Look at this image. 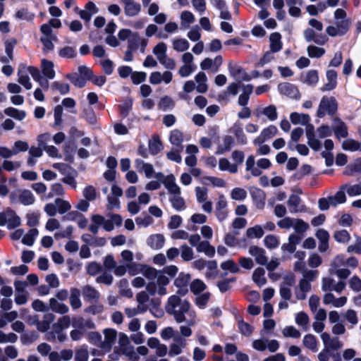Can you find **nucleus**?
Segmentation results:
<instances>
[{
	"instance_id": "f257e3e1",
	"label": "nucleus",
	"mask_w": 361,
	"mask_h": 361,
	"mask_svg": "<svg viewBox=\"0 0 361 361\" xmlns=\"http://www.w3.org/2000/svg\"><path fill=\"white\" fill-rule=\"evenodd\" d=\"M190 307V304L187 300H181L178 295H171L165 305L166 312L174 317L177 323H182L185 320V314L187 313Z\"/></svg>"
},
{
	"instance_id": "f03ea898",
	"label": "nucleus",
	"mask_w": 361,
	"mask_h": 361,
	"mask_svg": "<svg viewBox=\"0 0 361 361\" xmlns=\"http://www.w3.org/2000/svg\"><path fill=\"white\" fill-rule=\"evenodd\" d=\"M78 73H72L66 75V78L71 82V83L76 87L82 88L85 86L87 80L93 77L94 72L92 69L86 66H80L78 68Z\"/></svg>"
},
{
	"instance_id": "7ed1b4c3",
	"label": "nucleus",
	"mask_w": 361,
	"mask_h": 361,
	"mask_svg": "<svg viewBox=\"0 0 361 361\" xmlns=\"http://www.w3.org/2000/svg\"><path fill=\"white\" fill-rule=\"evenodd\" d=\"M338 110V103L335 97L324 96L319 104L317 111V116L323 118L325 116L326 113L329 116H334Z\"/></svg>"
},
{
	"instance_id": "20e7f679",
	"label": "nucleus",
	"mask_w": 361,
	"mask_h": 361,
	"mask_svg": "<svg viewBox=\"0 0 361 361\" xmlns=\"http://www.w3.org/2000/svg\"><path fill=\"white\" fill-rule=\"evenodd\" d=\"M53 166L55 169L59 170L60 172H61L62 173H64L63 171L65 169H70L72 171L73 175H71L70 173L66 175L65 177H63L62 178V181H63V183H66L67 185H69L73 189L76 188L77 183H76V181H75V177L78 176V172H77V171L75 169H74L70 165H67V164H60V163L54 164Z\"/></svg>"
},
{
	"instance_id": "39448f33",
	"label": "nucleus",
	"mask_w": 361,
	"mask_h": 361,
	"mask_svg": "<svg viewBox=\"0 0 361 361\" xmlns=\"http://www.w3.org/2000/svg\"><path fill=\"white\" fill-rule=\"evenodd\" d=\"M278 90L280 94L286 95L291 99L298 100L301 94L298 87L290 82H281L278 85Z\"/></svg>"
},
{
	"instance_id": "423d86ee",
	"label": "nucleus",
	"mask_w": 361,
	"mask_h": 361,
	"mask_svg": "<svg viewBox=\"0 0 361 361\" xmlns=\"http://www.w3.org/2000/svg\"><path fill=\"white\" fill-rule=\"evenodd\" d=\"M250 193L256 208L263 209L265 206L266 193L265 192L257 187H252L250 189Z\"/></svg>"
},
{
	"instance_id": "0eeeda50",
	"label": "nucleus",
	"mask_w": 361,
	"mask_h": 361,
	"mask_svg": "<svg viewBox=\"0 0 361 361\" xmlns=\"http://www.w3.org/2000/svg\"><path fill=\"white\" fill-rule=\"evenodd\" d=\"M27 68L25 64L20 63L18 71V81L21 84L26 90H30L32 88V83L30 81V78L27 75Z\"/></svg>"
},
{
	"instance_id": "6e6552de",
	"label": "nucleus",
	"mask_w": 361,
	"mask_h": 361,
	"mask_svg": "<svg viewBox=\"0 0 361 361\" xmlns=\"http://www.w3.org/2000/svg\"><path fill=\"white\" fill-rule=\"evenodd\" d=\"M249 253L255 257V261L257 264L265 265L267 263L268 259L265 255V250L257 245H252L249 248Z\"/></svg>"
},
{
	"instance_id": "1a4fd4ad",
	"label": "nucleus",
	"mask_w": 361,
	"mask_h": 361,
	"mask_svg": "<svg viewBox=\"0 0 361 361\" xmlns=\"http://www.w3.org/2000/svg\"><path fill=\"white\" fill-rule=\"evenodd\" d=\"M82 294L86 302H97L99 299V293L90 285L85 286L82 289Z\"/></svg>"
},
{
	"instance_id": "9d476101",
	"label": "nucleus",
	"mask_w": 361,
	"mask_h": 361,
	"mask_svg": "<svg viewBox=\"0 0 361 361\" xmlns=\"http://www.w3.org/2000/svg\"><path fill=\"white\" fill-rule=\"evenodd\" d=\"M326 75L328 82L321 87L322 92L333 90L337 86V72L334 70H328Z\"/></svg>"
},
{
	"instance_id": "9b49d317",
	"label": "nucleus",
	"mask_w": 361,
	"mask_h": 361,
	"mask_svg": "<svg viewBox=\"0 0 361 361\" xmlns=\"http://www.w3.org/2000/svg\"><path fill=\"white\" fill-rule=\"evenodd\" d=\"M230 132L233 133L238 144L245 145L247 143V139L243 132L242 125L238 121L233 124L232 128L230 129Z\"/></svg>"
},
{
	"instance_id": "f8f14e48",
	"label": "nucleus",
	"mask_w": 361,
	"mask_h": 361,
	"mask_svg": "<svg viewBox=\"0 0 361 361\" xmlns=\"http://www.w3.org/2000/svg\"><path fill=\"white\" fill-rule=\"evenodd\" d=\"M165 238L163 234L150 235L147 240V245L153 250L161 249L164 244Z\"/></svg>"
},
{
	"instance_id": "ddd939ff",
	"label": "nucleus",
	"mask_w": 361,
	"mask_h": 361,
	"mask_svg": "<svg viewBox=\"0 0 361 361\" xmlns=\"http://www.w3.org/2000/svg\"><path fill=\"white\" fill-rule=\"evenodd\" d=\"M148 147L149 153L153 156L158 154L164 149L163 143L158 135H154L152 140H149Z\"/></svg>"
},
{
	"instance_id": "4468645a",
	"label": "nucleus",
	"mask_w": 361,
	"mask_h": 361,
	"mask_svg": "<svg viewBox=\"0 0 361 361\" xmlns=\"http://www.w3.org/2000/svg\"><path fill=\"white\" fill-rule=\"evenodd\" d=\"M175 180V176L173 174H169L166 177L164 181H163V184L170 193L180 195V188L176 183Z\"/></svg>"
},
{
	"instance_id": "2eb2a0df",
	"label": "nucleus",
	"mask_w": 361,
	"mask_h": 361,
	"mask_svg": "<svg viewBox=\"0 0 361 361\" xmlns=\"http://www.w3.org/2000/svg\"><path fill=\"white\" fill-rule=\"evenodd\" d=\"M54 63L51 61L43 59L41 61V68L42 74L48 79H53L56 73L54 69Z\"/></svg>"
},
{
	"instance_id": "dca6fc26",
	"label": "nucleus",
	"mask_w": 361,
	"mask_h": 361,
	"mask_svg": "<svg viewBox=\"0 0 361 361\" xmlns=\"http://www.w3.org/2000/svg\"><path fill=\"white\" fill-rule=\"evenodd\" d=\"M281 35L279 32H273L270 35V50L273 53L278 52L282 49Z\"/></svg>"
},
{
	"instance_id": "f3484780",
	"label": "nucleus",
	"mask_w": 361,
	"mask_h": 361,
	"mask_svg": "<svg viewBox=\"0 0 361 361\" xmlns=\"http://www.w3.org/2000/svg\"><path fill=\"white\" fill-rule=\"evenodd\" d=\"M338 125L333 128V130L338 139L347 137L348 135V128L345 123L339 118H335Z\"/></svg>"
},
{
	"instance_id": "a211bd4d",
	"label": "nucleus",
	"mask_w": 361,
	"mask_h": 361,
	"mask_svg": "<svg viewBox=\"0 0 361 361\" xmlns=\"http://www.w3.org/2000/svg\"><path fill=\"white\" fill-rule=\"evenodd\" d=\"M161 303V299L159 298H152L150 300L149 311L157 318H161L164 314L163 310L160 308Z\"/></svg>"
},
{
	"instance_id": "6ab92c4d",
	"label": "nucleus",
	"mask_w": 361,
	"mask_h": 361,
	"mask_svg": "<svg viewBox=\"0 0 361 361\" xmlns=\"http://www.w3.org/2000/svg\"><path fill=\"white\" fill-rule=\"evenodd\" d=\"M17 42H18L17 39L15 38H11L5 42V51L6 53L8 59H7L6 57H2L1 59V62L4 63H7L9 62V60H11V61L13 60V51L14 47L16 46Z\"/></svg>"
},
{
	"instance_id": "aec40b11",
	"label": "nucleus",
	"mask_w": 361,
	"mask_h": 361,
	"mask_svg": "<svg viewBox=\"0 0 361 361\" xmlns=\"http://www.w3.org/2000/svg\"><path fill=\"white\" fill-rule=\"evenodd\" d=\"M141 7L140 4L125 0V13L128 16H135L140 11Z\"/></svg>"
},
{
	"instance_id": "412c9836",
	"label": "nucleus",
	"mask_w": 361,
	"mask_h": 361,
	"mask_svg": "<svg viewBox=\"0 0 361 361\" xmlns=\"http://www.w3.org/2000/svg\"><path fill=\"white\" fill-rule=\"evenodd\" d=\"M199 252H204L207 256L212 257L215 255V248L207 240L201 241L197 246Z\"/></svg>"
},
{
	"instance_id": "4be33fe9",
	"label": "nucleus",
	"mask_w": 361,
	"mask_h": 361,
	"mask_svg": "<svg viewBox=\"0 0 361 361\" xmlns=\"http://www.w3.org/2000/svg\"><path fill=\"white\" fill-rule=\"evenodd\" d=\"M290 119L293 124L297 125L300 123L301 125H306L310 121V117L308 114H299L297 112H293L290 115Z\"/></svg>"
},
{
	"instance_id": "5701e85b",
	"label": "nucleus",
	"mask_w": 361,
	"mask_h": 361,
	"mask_svg": "<svg viewBox=\"0 0 361 361\" xmlns=\"http://www.w3.org/2000/svg\"><path fill=\"white\" fill-rule=\"evenodd\" d=\"M80 291L77 288H71L70 304L73 310L78 309L81 307L82 303L80 299Z\"/></svg>"
},
{
	"instance_id": "b1692460",
	"label": "nucleus",
	"mask_w": 361,
	"mask_h": 361,
	"mask_svg": "<svg viewBox=\"0 0 361 361\" xmlns=\"http://www.w3.org/2000/svg\"><path fill=\"white\" fill-rule=\"evenodd\" d=\"M264 274L265 271L262 267L256 268L252 274L253 281L259 287L264 286L267 283Z\"/></svg>"
},
{
	"instance_id": "393cba45",
	"label": "nucleus",
	"mask_w": 361,
	"mask_h": 361,
	"mask_svg": "<svg viewBox=\"0 0 361 361\" xmlns=\"http://www.w3.org/2000/svg\"><path fill=\"white\" fill-rule=\"evenodd\" d=\"M169 141L173 145L183 149L182 142L183 141V133L179 130H173L169 136Z\"/></svg>"
},
{
	"instance_id": "a878e982",
	"label": "nucleus",
	"mask_w": 361,
	"mask_h": 361,
	"mask_svg": "<svg viewBox=\"0 0 361 361\" xmlns=\"http://www.w3.org/2000/svg\"><path fill=\"white\" fill-rule=\"evenodd\" d=\"M49 306L54 312L61 314L67 313L69 310L66 305L59 302L54 298L49 300Z\"/></svg>"
},
{
	"instance_id": "bb28decb",
	"label": "nucleus",
	"mask_w": 361,
	"mask_h": 361,
	"mask_svg": "<svg viewBox=\"0 0 361 361\" xmlns=\"http://www.w3.org/2000/svg\"><path fill=\"white\" fill-rule=\"evenodd\" d=\"M4 114L6 116H11L16 120L22 121L26 116V113L25 111L18 110L14 107H8L4 109Z\"/></svg>"
},
{
	"instance_id": "cd10ccee",
	"label": "nucleus",
	"mask_w": 361,
	"mask_h": 361,
	"mask_svg": "<svg viewBox=\"0 0 361 361\" xmlns=\"http://www.w3.org/2000/svg\"><path fill=\"white\" fill-rule=\"evenodd\" d=\"M190 288L194 295H197L207 288V286L203 281L196 279L191 282Z\"/></svg>"
},
{
	"instance_id": "c85d7f7f",
	"label": "nucleus",
	"mask_w": 361,
	"mask_h": 361,
	"mask_svg": "<svg viewBox=\"0 0 361 361\" xmlns=\"http://www.w3.org/2000/svg\"><path fill=\"white\" fill-rule=\"evenodd\" d=\"M38 230L35 228H31L26 234L24 235L22 239V243L27 245L32 246L35 240V238L38 235Z\"/></svg>"
},
{
	"instance_id": "c756f323",
	"label": "nucleus",
	"mask_w": 361,
	"mask_h": 361,
	"mask_svg": "<svg viewBox=\"0 0 361 361\" xmlns=\"http://www.w3.org/2000/svg\"><path fill=\"white\" fill-rule=\"evenodd\" d=\"M35 200L33 194L29 190H23L19 195V201L25 206L32 204Z\"/></svg>"
},
{
	"instance_id": "7c9ffc66",
	"label": "nucleus",
	"mask_w": 361,
	"mask_h": 361,
	"mask_svg": "<svg viewBox=\"0 0 361 361\" xmlns=\"http://www.w3.org/2000/svg\"><path fill=\"white\" fill-rule=\"evenodd\" d=\"M57 38L56 36H51V37H41L40 42L43 44L42 51L44 54L48 52L53 51L54 49V44L52 42V40H56Z\"/></svg>"
},
{
	"instance_id": "2f4dec72",
	"label": "nucleus",
	"mask_w": 361,
	"mask_h": 361,
	"mask_svg": "<svg viewBox=\"0 0 361 361\" xmlns=\"http://www.w3.org/2000/svg\"><path fill=\"white\" fill-rule=\"evenodd\" d=\"M191 276L189 274L180 272L178 276L174 280V286L177 288L188 287L190 281Z\"/></svg>"
},
{
	"instance_id": "473e14b6",
	"label": "nucleus",
	"mask_w": 361,
	"mask_h": 361,
	"mask_svg": "<svg viewBox=\"0 0 361 361\" xmlns=\"http://www.w3.org/2000/svg\"><path fill=\"white\" fill-rule=\"evenodd\" d=\"M300 201L301 199L298 195L292 194L290 195L287 204L291 213H296L299 212L298 207Z\"/></svg>"
},
{
	"instance_id": "72a5a7b5",
	"label": "nucleus",
	"mask_w": 361,
	"mask_h": 361,
	"mask_svg": "<svg viewBox=\"0 0 361 361\" xmlns=\"http://www.w3.org/2000/svg\"><path fill=\"white\" fill-rule=\"evenodd\" d=\"M133 107V99L130 98L127 99L124 102L119 105L120 116L125 118L128 115Z\"/></svg>"
},
{
	"instance_id": "f704fd0d",
	"label": "nucleus",
	"mask_w": 361,
	"mask_h": 361,
	"mask_svg": "<svg viewBox=\"0 0 361 361\" xmlns=\"http://www.w3.org/2000/svg\"><path fill=\"white\" fill-rule=\"evenodd\" d=\"M264 233V230L259 225H256L253 227L248 228L246 231V235L249 238H260L263 236Z\"/></svg>"
},
{
	"instance_id": "c9c22d12",
	"label": "nucleus",
	"mask_w": 361,
	"mask_h": 361,
	"mask_svg": "<svg viewBox=\"0 0 361 361\" xmlns=\"http://www.w3.org/2000/svg\"><path fill=\"white\" fill-rule=\"evenodd\" d=\"M39 337V334L36 331H26L21 337V341L23 344H30L35 342Z\"/></svg>"
},
{
	"instance_id": "e433bc0d",
	"label": "nucleus",
	"mask_w": 361,
	"mask_h": 361,
	"mask_svg": "<svg viewBox=\"0 0 361 361\" xmlns=\"http://www.w3.org/2000/svg\"><path fill=\"white\" fill-rule=\"evenodd\" d=\"M59 55L63 59H73L77 56V52L75 48L66 46L59 51Z\"/></svg>"
},
{
	"instance_id": "4c0bfd02",
	"label": "nucleus",
	"mask_w": 361,
	"mask_h": 361,
	"mask_svg": "<svg viewBox=\"0 0 361 361\" xmlns=\"http://www.w3.org/2000/svg\"><path fill=\"white\" fill-rule=\"evenodd\" d=\"M342 148L345 151L355 152L359 151V142L353 139H347L342 143Z\"/></svg>"
},
{
	"instance_id": "58836bf2",
	"label": "nucleus",
	"mask_w": 361,
	"mask_h": 361,
	"mask_svg": "<svg viewBox=\"0 0 361 361\" xmlns=\"http://www.w3.org/2000/svg\"><path fill=\"white\" fill-rule=\"evenodd\" d=\"M166 44L164 42H159L154 47L153 53L157 56L159 61H161L166 56Z\"/></svg>"
},
{
	"instance_id": "ea45409f",
	"label": "nucleus",
	"mask_w": 361,
	"mask_h": 361,
	"mask_svg": "<svg viewBox=\"0 0 361 361\" xmlns=\"http://www.w3.org/2000/svg\"><path fill=\"white\" fill-rule=\"evenodd\" d=\"M141 271L149 280L156 279L158 274V271L155 268L146 264L142 265Z\"/></svg>"
},
{
	"instance_id": "a19ab883",
	"label": "nucleus",
	"mask_w": 361,
	"mask_h": 361,
	"mask_svg": "<svg viewBox=\"0 0 361 361\" xmlns=\"http://www.w3.org/2000/svg\"><path fill=\"white\" fill-rule=\"evenodd\" d=\"M317 338L312 334H307L303 338V345L313 351L317 350Z\"/></svg>"
},
{
	"instance_id": "79ce46f5",
	"label": "nucleus",
	"mask_w": 361,
	"mask_h": 361,
	"mask_svg": "<svg viewBox=\"0 0 361 361\" xmlns=\"http://www.w3.org/2000/svg\"><path fill=\"white\" fill-rule=\"evenodd\" d=\"M173 47L176 51L182 52L189 49L190 44L187 39L180 38L173 40Z\"/></svg>"
},
{
	"instance_id": "37998d69",
	"label": "nucleus",
	"mask_w": 361,
	"mask_h": 361,
	"mask_svg": "<svg viewBox=\"0 0 361 361\" xmlns=\"http://www.w3.org/2000/svg\"><path fill=\"white\" fill-rule=\"evenodd\" d=\"M319 81V74L317 70H310L306 74L304 82L309 85H315Z\"/></svg>"
},
{
	"instance_id": "c03bdc74",
	"label": "nucleus",
	"mask_w": 361,
	"mask_h": 361,
	"mask_svg": "<svg viewBox=\"0 0 361 361\" xmlns=\"http://www.w3.org/2000/svg\"><path fill=\"white\" fill-rule=\"evenodd\" d=\"M140 41L141 38L139 33L133 32L132 36L128 39V48L136 51L139 48Z\"/></svg>"
},
{
	"instance_id": "a18cd8bd",
	"label": "nucleus",
	"mask_w": 361,
	"mask_h": 361,
	"mask_svg": "<svg viewBox=\"0 0 361 361\" xmlns=\"http://www.w3.org/2000/svg\"><path fill=\"white\" fill-rule=\"evenodd\" d=\"M221 268L225 271H229L233 274L238 273L240 271L238 266L233 259H228L221 264Z\"/></svg>"
},
{
	"instance_id": "49530a36",
	"label": "nucleus",
	"mask_w": 361,
	"mask_h": 361,
	"mask_svg": "<svg viewBox=\"0 0 361 361\" xmlns=\"http://www.w3.org/2000/svg\"><path fill=\"white\" fill-rule=\"evenodd\" d=\"M238 327L240 332L246 336H249L253 331V327L248 323L245 322L243 319L238 321Z\"/></svg>"
},
{
	"instance_id": "de8ad7c7",
	"label": "nucleus",
	"mask_w": 361,
	"mask_h": 361,
	"mask_svg": "<svg viewBox=\"0 0 361 361\" xmlns=\"http://www.w3.org/2000/svg\"><path fill=\"white\" fill-rule=\"evenodd\" d=\"M307 50L308 56L310 58H320L325 53V49L324 48L318 47L314 45L308 46Z\"/></svg>"
},
{
	"instance_id": "09e8293b",
	"label": "nucleus",
	"mask_w": 361,
	"mask_h": 361,
	"mask_svg": "<svg viewBox=\"0 0 361 361\" xmlns=\"http://www.w3.org/2000/svg\"><path fill=\"white\" fill-rule=\"evenodd\" d=\"M329 200L332 201V206L336 207L338 204H343L346 202V196L343 190H338L334 196H329Z\"/></svg>"
},
{
	"instance_id": "8fccbe9b",
	"label": "nucleus",
	"mask_w": 361,
	"mask_h": 361,
	"mask_svg": "<svg viewBox=\"0 0 361 361\" xmlns=\"http://www.w3.org/2000/svg\"><path fill=\"white\" fill-rule=\"evenodd\" d=\"M334 238L338 243H347L350 239V233L346 230L336 231L334 233Z\"/></svg>"
},
{
	"instance_id": "3c124183",
	"label": "nucleus",
	"mask_w": 361,
	"mask_h": 361,
	"mask_svg": "<svg viewBox=\"0 0 361 361\" xmlns=\"http://www.w3.org/2000/svg\"><path fill=\"white\" fill-rule=\"evenodd\" d=\"M172 207L177 211H181L185 209V202L183 197L179 195L170 198Z\"/></svg>"
},
{
	"instance_id": "603ef678",
	"label": "nucleus",
	"mask_w": 361,
	"mask_h": 361,
	"mask_svg": "<svg viewBox=\"0 0 361 361\" xmlns=\"http://www.w3.org/2000/svg\"><path fill=\"white\" fill-rule=\"evenodd\" d=\"M347 188V193L349 196L353 197L361 195V186L359 184L348 185L347 184L341 186V189Z\"/></svg>"
},
{
	"instance_id": "864d4df0",
	"label": "nucleus",
	"mask_w": 361,
	"mask_h": 361,
	"mask_svg": "<svg viewBox=\"0 0 361 361\" xmlns=\"http://www.w3.org/2000/svg\"><path fill=\"white\" fill-rule=\"evenodd\" d=\"M211 297V293L209 292L204 293L200 295H198L195 298V304L200 308L203 309L207 305Z\"/></svg>"
},
{
	"instance_id": "5fc2aeb1",
	"label": "nucleus",
	"mask_w": 361,
	"mask_h": 361,
	"mask_svg": "<svg viewBox=\"0 0 361 361\" xmlns=\"http://www.w3.org/2000/svg\"><path fill=\"white\" fill-rule=\"evenodd\" d=\"M262 114L271 121L276 120L278 117L276 108L274 105L272 104L264 108Z\"/></svg>"
},
{
	"instance_id": "6e6d98bb",
	"label": "nucleus",
	"mask_w": 361,
	"mask_h": 361,
	"mask_svg": "<svg viewBox=\"0 0 361 361\" xmlns=\"http://www.w3.org/2000/svg\"><path fill=\"white\" fill-rule=\"evenodd\" d=\"M70 325V318L68 316H64L59 320L57 324H54V330L55 333L59 334L62 332L63 328H67Z\"/></svg>"
},
{
	"instance_id": "4d7b16f0",
	"label": "nucleus",
	"mask_w": 361,
	"mask_h": 361,
	"mask_svg": "<svg viewBox=\"0 0 361 361\" xmlns=\"http://www.w3.org/2000/svg\"><path fill=\"white\" fill-rule=\"evenodd\" d=\"M55 203L56 204L58 212L61 214H63L69 211L71 207L70 203L68 201L61 198H56Z\"/></svg>"
},
{
	"instance_id": "13d9d810",
	"label": "nucleus",
	"mask_w": 361,
	"mask_h": 361,
	"mask_svg": "<svg viewBox=\"0 0 361 361\" xmlns=\"http://www.w3.org/2000/svg\"><path fill=\"white\" fill-rule=\"evenodd\" d=\"M264 245L268 249H274L279 245L278 238L274 235H267L264 239Z\"/></svg>"
},
{
	"instance_id": "bf43d9fd",
	"label": "nucleus",
	"mask_w": 361,
	"mask_h": 361,
	"mask_svg": "<svg viewBox=\"0 0 361 361\" xmlns=\"http://www.w3.org/2000/svg\"><path fill=\"white\" fill-rule=\"evenodd\" d=\"M175 104L173 100L169 96H164L161 98L159 103V109L166 111L169 109H171L174 106Z\"/></svg>"
},
{
	"instance_id": "052dcab7",
	"label": "nucleus",
	"mask_w": 361,
	"mask_h": 361,
	"mask_svg": "<svg viewBox=\"0 0 361 361\" xmlns=\"http://www.w3.org/2000/svg\"><path fill=\"white\" fill-rule=\"evenodd\" d=\"M83 196L87 201H93L96 199L97 192L96 189L92 185L86 186L82 192Z\"/></svg>"
},
{
	"instance_id": "680f3d73",
	"label": "nucleus",
	"mask_w": 361,
	"mask_h": 361,
	"mask_svg": "<svg viewBox=\"0 0 361 361\" xmlns=\"http://www.w3.org/2000/svg\"><path fill=\"white\" fill-rule=\"evenodd\" d=\"M13 216L8 221V228L14 229L20 225V218L16 214V213L11 209L8 210Z\"/></svg>"
},
{
	"instance_id": "e2e57ef3",
	"label": "nucleus",
	"mask_w": 361,
	"mask_h": 361,
	"mask_svg": "<svg viewBox=\"0 0 361 361\" xmlns=\"http://www.w3.org/2000/svg\"><path fill=\"white\" fill-rule=\"evenodd\" d=\"M15 16L18 19H23L26 20H33L35 15L29 12L26 8H23L16 11Z\"/></svg>"
},
{
	"instance_id": "0e129e2a",
	"label": "nucleus",
	"mask_w": 361,
	"mask_h": 361,
	"mask_svg": "<svg viewBox=\"0 0 361 361\" xmlns=\"http://www.w3.org/2000/svg\"><path fill=\"white\" fill-rule=\"evenodd\" d=\"M147 78L146 73L143 71H135L132 73L131 80L134 85H139L145 81Z\"/></svg>"
},
{
	"instance_id": "69168bd1",
	"label": "nucleus",
	"mask_w": 361,
	"mask_h": 361,
	"mask_svg": "<svg viewBox=\"0 0 361 361\" xmlns=\"http://www.w3.org/2000/svg\"><path fill=\"white\" fill-rule=\"evenodd\" d=\"M63 107L61 105L58 104L54 107V126H59L61 125L63 122L62 115H63Z\"/></svg>"
},
{
	"instance_id": "338daca9",
	"label": "nucleus",
	"mask_w": 361,
	"mask_h": 361,
	"mask_svg": "<svg viewBox=\"0 0 361 361\" xmlns=\"http://www.w3.org/2000/svg\"><path fill=\"white\" fill-rule=\"evenodd\" d=\"M350 21L349 19H344L336 23V27L340 32V36L345 35L350 27Z\"/></svg>"
},
{
	"instance_id": "774afa93",
	"label": "nucleus",
	"mask_w": 361,
	"mask_h": 361,
	"mask_svg": "<svg viewBox=\"0 0 361 361\" xmlns=\"http://www.w3.org/2000/svg\"><path fill=\"white\" fill-rule=\"evenodd\" d=\"M247 197V192L241 188H235L231 192V198L235 200H243Z\"/></svg>"
}]
</instances>
